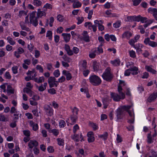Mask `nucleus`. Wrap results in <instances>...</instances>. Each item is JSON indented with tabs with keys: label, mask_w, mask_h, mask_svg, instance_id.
<instances>
[{
	"label": "nucleus",
	"mask_w": 157,
	"mask_h": 157,
	"mask_svg": "<svg viewBox=\"0 0 157 157\" xmlns=\"http://www.w3.org/2000/svg\"><path fill=\"white\" fill-rule=\"evenodd\" d=\"M123 110L127 111L129 114V117L128 122L130 123H133L134 119V114L133 109L132 105L123 106H120L116 110L117 116L118 118H120L121 115L122 113Z\"/></svg>",
	"instance_id": "f257e3e1"
},
{
	"label": "nucleus",
	"mask_w": 157,
	"mask_h": 157,
	"mask_svg": "<svg viewBox=\"0 0 157 157\" xmlns=\"http://www.w3.org/2000/svg\"><path fill=\"white\" fill-rule=\"evenodd\" d=\"M89 80L91 84L94 86L99 85L101 82V78L98 76L95 75H90Z\"/></svg>",
	"instance_id": "f03ea898"
},
{
	"label": "nucleus",
	"mask_w": 157,
	"mask_h": 157,
	"mask_svg": "<svg viewBox=\"0 0 157 157\" xmlns=\"http://www.w3.org/2000/svg\"><path fill=\"white\" fill-rule=\"evenodd\" d=\"M103 78L107 81H110L113 78V76L111 72V69L110 67L107 68L102 75Z\"/></svg>",
	"instance_id": "7ed1b4c3"
},
{
	"label": "nucleus",
	"mask_w": 157,
	"mask_h": 157,
	"mask_svg": "<svg viewBox=\"0 0 157 157\" xmlns=\"http://www.w3.org/2000/svg\"><path fill=\"white\" fill-rule=\"evenodd\" d=\"M110 96L113 101H119L125 98V94L123 93H120L119 94L115 93H111Z\"/></svg>",
	"instance_id": "20e7f679"
},
{
	"label": "nucleus",
	"mask_w": 157,
	"mask_h": 157,
	"mask_svg": "<svg viewBox=\"0 0 157 157\" xmlns=\"http://www.w3.org/2000/svg\"><path fill=\"white\" fill-rule=\"evenodd\" d=\"M138 68L136 67H133L125 71L124 75L126 76H129L131 73L133 75H136L138 74Z\"/></svg>",
	"instance_id": "39448f33"
},
{
	"label": "nucleus",
	"mask_w": 157,
	"mask_h": 157,
	"mask_svg": "<svg viewBox=\"0 0 157 157\" xmlns=\"http://www.w3.org/2000/svg\"><path fill=\"white\" fill-rule=\"evenodd\" d=\"M48 82L50 88L54 86L57 87L58 84V81H56V79L54 77H50L48 79Z\"/></svg>",
	"instance_id": "423d86ee"
},
{
	"label": "nucleus",
	"mask_w": 157,
	"mask_h": 157,
	"mask_svg": "<svg viewBox=\"0 0 157 157\" xmlns=\"http://www.w3.org/2000/svg\"><path fill=\"white\" fill-rule=\"evenodd\" d=\"M38 143L36 140H30L28 143V147L29 148L32 149L35 148L38 146Z\"/></svg>",
	"instance_id": "0eeeda50"
},
{
	"label": "nucleus",
	"mask_w": 157,
	"mask_h": 157,
	"mask_svg": "<svg viewBox=\"0 0 157 157\" xmlns=\"http://www.w3.org/2000/svg\"><path fill=\"white\" fill-rule=\"evenodd\" d=\"M105 14L107 17H119V15L116 13H112L111 10H107L105 12Z\"/></svg>",
	"instance_id": "6e6552de"
},
{
	"label": "nucleus",
	"mask_w": 157,
	"mask_h": 157,
	"mask_svg": "<svg viewBox=\"0 0 157 157\" xmlns=\"http://www.w3.org/2000/svg\"><path fill=\"white\" fill-rule=\"evenodd\" d=\"M24 52V49L21 47H19L16 51L14 52V55L17 58H18L20 56V55L21 54Z\"/></svg>",
	"instance_id": "1a4fd4ad"
},
{
	"label": "nucleus",
	"mask_w": 157,
	"mask_h": 157,
	"mask_svg": "<svg viewBox=\"0 0 157 157\" xmlns=\"http://www.w3.org/2000/svg\"><path fill=\"white\" fill-rule=\"evenodd\" d=\"M112 100L108 97H106L102 99V102L104 105V108L106 109L110 102Z\"/></svg>",
	"instance_id": "9d476101"
},
{
	"label": "nucleus",
	"mask_w": 157,
	"mask_h": 157,
	"mask_svg": "<svg viewBox=\"0 0 157 157\" xmlns=\"http://www.w3.org/2000/svg\"><path fill=\"white\" fill-rule=\"evenodd\" d=\"M71 138L75 141L76 142H78L79 140H80L81 141H82L83 140V137L82 133L80 134V136L78 135H74L72 136Z\"/></svg>",
	"instance_id": "9b49d317"
},
{
	"label": "nucleus",
	"mask_w": 157,
	"mask_h": 157,
	"mask_svg": "<svg viewBox=\"0 0 157 157\" xmlns=\"http://www.w3.org/2000/svg\"><path fill=\"white\" fill-rule=\"evenodd\" d=\"M143 45L140 44H138L134 46V47L136 49L137 53H141L142 52V48L144 47Z\"/></svg>",
	"instance_id": "f8f14e48"
},
{
	"label": "nucleus",
	"mask_w": 157,
	"mask_h": 157,
	"mask_svg": "<svg viewBox=\"0 0 157 157\" xmlns=\"http://www.w3.org/2000/svg\"><path fill=\"white\" fill-rule=\"evenodd\" d=\"M140 16L138 15L137 16H129L127 17L128 20L131 21H136L139 22L140 21Z\"/></svg>",
	"instance_id": "ddd939ff"
},
{
	"label": "nucleus",
	"mask_w": 157,
	"mask_h": 157,
	"mask_svg": "<svg viewBox=\"0 0 157 157\" xmlns=\"http://www.w3.org/2000/svg\"><path fill=\"white\" fill-rule=\"evenodd\" d=\"M132 34L130 32L127 31L124 32L122 35V37L123 38H126L127 39H129L132 36Z\"/></svg>",
	"instance_id": "4468645a"
},
{
	"label": "nucleus",
	"mask_w": 157,
	"mask_h": 157,
	"mask_svg": "<svg viewBox=\"0 0 157 157\" xmlns=\"http://www.w3.org/2000/svg\"><path fill=\"white\" fill-rule=\"evenodd\" d=\"M88 137V140L89 142H92L94 140V138L93 132H89L87 134Z\"/></svg>",
	"instance_id": "2eb2a0df"
},
{
	"label": "nucleus",
	"mask_w": 157,
	"mask_h": 157,
	"mask_svg": "<svg viewBox=\"0 0 157 157\" xmlns=\"http://www.w3.org/2000/svg\"><path fill=\"white\" fill-rule=\"evenodd\" d=\"M62 74L66 76L67 80H69L72 78L71 75L68 71L63 70L62 71Z\"/></svg>",
	"instance_id": "dca6fc26"
},
{
	"label": "nucleus",
	"mask_w": 157,
	"mask_h": 157,
	"mask_svg": "<svg viewBox=\"0 0 157 157\" xmlns=\"http://www.w3.org/2000/svg\"><path fill=\"white\" fill-rule=\"evenodd\" d=\"M32 80H33L35 82L38 83L44 82V78L43 76L40 77L39 78L34 77L33 76H32Z\"/></svg>",
	"instance_id": "f3484780"
},
{
	"label": "nucleus",
	"mask_w": 157,
	"mask_h": 157,
	"mask_svg": "<svg viewBox=\"0 0 157 157\" xmlns=\"http://www.w3.org/2000/svg\"><path fill=\"white\" fill-rule=\"evenodd\" d=\"M152 66L146 65L145 66V69L148 72L151 73L153 74H156L157 73L156 71L152 69Z\"/></svg>",
	"instance_id": "a211bd4d"
},
{
	"label": "nucleus",
	"mask_w": 157,
	"mask_h": 157,
	"mask_svg": "<svg viewBox=\"0 0 157 157\" xmlns=\"http://www.w3.org/2000/svg\"><path fill=\"white\" fill-rule=\"evenodd\" d=\"M64 49L67 52V54L69 56H72L73 54L72 51L70 49V46L67 44H65Z\"/></svg>",
	"instance_id": "6ab92c4d"
},
{
	"label": "nucleus",
	"mask_w": 157,
	"mask_h": 157,
	"mask_svg": "<svg viewBox=\"0 0 157 157\" xmlns=\"http://www.w3.org/2000/svg\"><path fill=\"white\" fill-rule=\"evenodd\" d=\"M62 35L66 42H67L69 41L71 36L70 33H63Z\"/></svg>",
	"instance_id": "aec40b11"
},
{
	"label": "nucleus",
	"mask_w": 157,
	"mask_h": 157,
	"mask_svg": "<svg viewBox=\"0 0 157 157\" xmlns=\"http://www.w3.org/2000/svg\"><path fill=\"white\" fill-rule=\"evenodd\" d=\"M29 124L30 126L32 127L33 130L34 131H36L38 129L39 127L37 124L35 123L32 121H30L29 122Z\"/></svg>",
	"instance_id": "412c9836"
},
{
	"label": "nucleus",
	"mask_w": 157,
	"mask_h": 157,
	"mask_svg": "<svg viewBox=\"0 0 157 157\" xmlns=\"http://www.w3.org/2000/svg\"><path fill=\"white\" fill-rule=\"evenodd\" d=\"M45 109L46 110L47 114L48 116H51L53 115L54 110L52 108L48 106L47 107H45Z\"/></svg>",
	"instance_id": "4be33fe9"
},
{
	"label": "nucleus",
	"mask_w": 157,
	"mask_h": 157,
	"mask_svg": "<svg viewBox=\"0 0 157 157\" xmlns=\"http://www.w3.org/2000/svg\"><path fill=\"white\" fill-rule=\"evenodd\" d=\"M83 39L86 42L90 41L89 36L88 35L87 32L86 31H84L82 33Z\"/></svg>",
	"instance_id": "5701e85b"
},
{
	"label": "nucleus",
	"mask_w": 157,
	"mask_h": 157,
	"mask_svg": "<svg viewBox=\"0 0 157 157\" xmlns=\"http://www.w3.org/2000/svg\"><path fill=\"white\" fill-rule=\"evenodd\" d=\"M149 13L153 14L154 17L157 15V9L155 8H150L148 9Z\"/></svg>",
	"instance_id": "b1692460"
},
{
	"label": "nucleus",
	"mask_w": 157,
	"mask_h": 157,
	"mask_svg": "<svg viewBox=\"0 0 157 157\" xmlns=\"http://www.w3.org/2000/svg\"><path fill=\"white\" fill-rule=\"evenodd\" d=\"M6 91L7 92V94L8 95H10L14 93V90L13 89L10 85H8L7 86Z\"/></svg>",
	"instance_id": "393cba45"
},
{
	"label": "nucleus",
	"mask_w": 157,
	"mask_h": 157,
	"mask_svg": "<svg viewBox=\"0 0 157 157\" xmlns=\"http://www.w3.org/2000/svg\"><path fill=\"white\" fill-rule=\"evenodd\" d=\"M38 18H32L29 19V23L32 24L34 26L36 27L38 24Z\"/></svg>",
	"instance_id": "a878e982"
},
{
	"label": "nucleus",
	"mask_w": 157,
	"mask_h": 157,
	"mask_svg": "<svg viewBox=\"0 0 157 157\" xmlns=\"http://www.w3.org/2000/svg\"><path fill=\"white\" fill-rule=\"evenodd\" d=\"M36 14L37 18H38L41 17L42 16H45L46 13L44 11H41L40 9H38Z\"/></svg>",
	"instance_id": "bb28decb"
},
{
	"label": "nucleus",
	"mask_w": 157,
	"mask_h": 157,
	"mask_svg": "<svg viewBox=\"0 0 157 157\" xmlns=\"http://www.w3.org/2000/svg\"><path fill=\"white\" fill-rule=\"evenodd\" d=\"M47 86V82H45L43 84H42L39 86H37V87L39 91H43L46 89Z\"/></svg>",
	"instance_id": "cd10ccee"
},
{
	"label": "nucleus",
	"mask_w": 157,
	"mask_h": 157,
	"mask_svg": "<svg viewBox=\"0 0 157 157\" xmlns=\"http://www.w3.org/2000/svg\"><path fill=\"white\" fill-rule=\"evenodd\" d=\"M30 89L27 87H25L24 88L23 91L24 92L28 94L30 97H31L33 94V92Z\"/></svg>",
	"instance_id": "c85d7f7f"
},
{
	"label": "nucleus",
	"mask_w": 157,
	"mask_h": 157,
	"mask_svg": "<svg viewBox=\"0 0 157 157\" xmlns=\"http://www.w3.org/2000/svg\"><path fill=\"white\" fill-rule=\"evenodd\" d=\"M72 6L73 8H78L81 7L82 4L79 1L76 0L74 2Z\"/></svg>",
	"instance_id": "c756f323"
},
{
	"label": "nucleus",
	"mask_w": 157,
	"mask_h": 157,
	"mask_svg": "<svg viewBox=\"0 0 157 157\" xmlns=\"http://www.w3.org/2000/svg\"><path fill=\"white\" fill-rule=\"evenodd\" d=\"M6 40L11 45L13 46L16 44V42L10 36L7 37Z\"/></svg>",
	"instance_id": "7c9ffc66"
},
{
	"label": "nucleus",
	"mask_w": 157,
	"mask_h": 157,
	"mask_svg": "<svg viewBox=\"0 0 157 157\" xmlns=\"http://www.w3.org/2000/svg\"><path fill=\"white\" fill-rule=\"evenodd\" d=\"M114 66H119L120 64L121 61L119 59H117L110 62Z\"/></svg>",
	"instance_id": "2f4dec72"
},
{
	"label": "nucleus",
	"mask_w": 157,
	"mask_h": 157,
	"mask_svg": "<svg viewBox=\"0 0 157 157\" xmlns=\"http://www.w3.org/2000/svg\"><path fill=\"white\" fill-rule=\"evenodd\" d=\"M156 98V96H155V94L152 93L149 96L147 99V101L148 102H151L154 101Z\"/></svg>",
	"instance_id": "473e14b6"
},
{
	"label": "nucleus",
	"mask_w": 157,
	"mask_h": 157,
	"mask_svg": "<svg viewBox=\"0 0 157 157\" xmlns=\"http://www.w3.org/2000/svg\"><path fill=\"white\" fill-rule=\"evenodd\" d=\"M96 50V49H93L90 52L89 54V56L91 58H94L96 56L95 53Z\"/></svg>",
	"instance_id": "72a5a7b5"
},
{
	"label": "nucleus",
	"mask_w": 157,
	"mask_h": 157,
	"mask_svg": "<svg viewBox=\"0 0 157 157\" xmlns=\"http://www.w3.org/2000/svg\"><path fill=\"white\" fill-rule=\"evenodd\" d=\"M42 4V2L40 0H33V4L37 7L40 6Z\"/></svg>",
	"instance_id": "f704fd0d"
},
{
	"label": "nucleus",
	"mask_w": 157,
	"mask_h": 157,
	"mask_svg": "<svg viewBox=\"0 0 157 157\" xmlns=\"http://www.w3.org/2000/svg\"><path fill=\"white\" fill-rule=\"evenodd\" d=\"M78 117L77 116L75 115H73L71 117V124H74L76 122Z\"/></svg>",
	"instance_id": "c9c22d12"
},
{
	"label": "nucleus",
	"mask_w": 157,
	"mask_h": 157,
	"mask_svg": "<svg viewBox=\"0 0 157 157\" xmlns=\"http://www.w3.org/2000/svg\"><path fill=\"white\" fill-rule=\"evenodd\" d=\"M93 68L94 71H97L99 68V64L96 61L93 62Z\"/></svg>",
	"instance_id": "e433bc0d"
},
{
	"label": "nucleus",
	"mask_w": 157,
	"mask_h": 157,
	"mask_svg": "<svg viewBox=\"0 0 157 157\" xmlns=\"http://www.w3.org/2000/svg\"><path fill=\"white\" fill-rule=\"evenodd\" d=\"M147 138V142L148 143L151 144L153 142V139L151 136V133L148 134Z\"/></svg>",
	"instance_id": "4c0bfd02"
},
{
	"label": "nucleus",
	"mask_w": 157,
	"mask_h": 157,
	"mask_svg": "<svg viewBox=\"0 0 157 157\" xmlns=\"http://www.w3.org/2000/svg\"><path fill=\"white\" fill-rule=\"evenodd\" d=\"M129 53L130 56L132 58H135L136 57V53L135 51L131 50L129 51Z\"/></svg>",
	"instance_id": "58836bf2"
},
{
	"label": "nucleus",
	"mask_w": 157,
	"mask_h": 157,
	"mask_svg": "<svg viewBox=\"0 0 157 157\" xmlns=\"http://www.w3.org/2000/svg\"><path fill=\"white\" fill-rule=\"evenodd\" d=\"M57 141L58 144L59 146H63L64 144V140L61 138H58L57 139Z\"/></svg>",
	"instance_id": "ea45409f"
},
{
	"label": "nucleus",
	"mask_w": 157,
	"mask_h": 157,
	"mask_svg": "<svg viewBox=\"0 0 157 157\" xmlns=\"http://www.w3.org/2000/svg\"><path fill=\"white\" fill-rule=\"evenodd\" d=\"M81 67L83 69H85L87 67V62L85 60H83L81 62Z\"/></svg>",
	"instance_id": "a19ab883"
},
{
	"label": "nucleus",
	"mask_w": 157,
	"mask_h": 157,
	"mask_svg": "<svg viewBox=\"0 0 157 157\" xmlns=\"http://www.w3.org/2000/svg\"><path fill=\"white\" fill-rule=\"evenodd\" d=\"M0 121L2 122L7 121V119L5 115L2 113L0 114Z\"/></svg>",
	"instance_id": "79ce46f5"
},
{
	"label": "nucleus",
	"mask_w": 157,
	"mask_h": 157,
	"mask_svg": "<svg viewBox=\"0 0 157 157\" xmlns=\"http://www.w3.org/2000/svg\"><path fill=\"white\" fill-rule=\"evenodd\" d=\"M46 37H48V39L51 40L52 37V33L51 31H48L46 33Z\"/></svg>",
	"instance_id": "37998d69"
},
{
	"label": "nucleus",
	"mask_w": 157,
	"mask_h": 157,
	"mask_svg": "<svg viewBox=\"0 0 157 157\" xmlns=\"http://www.w3.org/2000/svg\"><path fill=\"white\" fill-rule=\"evenodd\" d=\"M43 8L46 9L52 10V6L51 4L48 3H46L43 6Z\"/></svg>",
	"instance_id": "c03bdc74"
},
{
	"label": "nucleus",
	"mask_w": 157,
	"mask_h": 157,
	"mask_svg": "<svg viewBox=\"0 0 157 157\" xmlns=\"http://www.w3.org/2000/svg\"><path fill=\"white\" fill-rule=\"evenodd\" d=\"M89 124L90 127L92 128L94 130H96L98 129V126L92 122H90Z\"/></svg>",
	"instance_id": "a18cd8bd"
},
{
	"label": "nucleus",
	"mask_w": 157,
	"mask_h": 157,
	"mask_svg": "<svg viewBox=\"0 0 157 157\" xmlns=\"http://www.w3.org/2000/svg\"><path fill=\"white\" fill-rule=\"evenodd\" d=\"M62 58L63 59L64 61L70 63L71 59L69 57H67V55H64L63 57Z\"/></svg>",
	"instance_id": "49530a36"
},
{
	"label": "nucleus",
	"mask_w": 157,
	"mask_h": 157,
	"mask_svg": "<svg viewBox=\"0 0 157 157\" xmlns=\"http://www.w3.org/2000/svg\"><path fill=\"white\" fill-rule=\"evenodd\" d=\"M13 116H14V120H17L19 118V115L20 112L17 111L14 113H13Z\"/></svg>",
	"instance_id": "de8ad7c7"
},
{
	"label": "nucleus",
	"mask_w": 157,
	"mask_h": 157,
	"mask_svg": "<svg viewBox=\"0 0 157 157\" xmlns=\"http://www.w3.org/2000/svg\"><path fill=\"white\" fill-rule=\"evenodd\" d=\"M36 13V11H34L30 13L29 19H32V18H37V17H36L35 16Z\"/></svg>",
	"instance_id": "09e8293b"
},
{
	"label": "nucleus",
	"mask_w": 157,
	"mask_h": 157,
	"mask_svg": "<svg viewBox=\"0 0 157 157\" xmlns=\"http://www.w3.org/2000/svg\"><path fill=\"white\" fill-rule=\"evenodd\" d=\"M53 74L55 77L58 78L60 76V74L59 70L57 69L54 71Z\"/></svg>",
	"instance_id": "8fccbe9b"
},
{
	"label": "nucleus",
	"mask_w": 157,
	"mask_h": 157,
	"mask_svg": "<svg viewBox=\"0 0 157 157\" xmlns=\"http://www.w3.org/2000/svg\"><path fill=\"white\" fill-rule=\"evenodd\" d=\"M92 25V23L91 22H86L84 24V26L90 30H91Z\"/></svg>",
	"instance_id": "3c124183"
},
{
	"label": "nucleus",
	"mask_w": 157,
	"mask_h": 157,
	"mask_svg": "<svg viewBox=\"0 0 157 157\" xmlns=\"http://www.w3.org/2000/svg\"><path fill=\"white\" fill-rule=\"evenodd\" d=\"M18 68V67L16 66H13L12 67V71L13 73L14 74H16L17 73Z\"/></svg>",
	"instance_id": "603ef678"
},
{
	"label": "nucleus",
	"mask_w": 157,
	"mask_h": 157,
	"mask_svg": "<svg viewBox=\"0 0 157 157\" xmlns=\"http://www.w3.org/2000/svg\"><path fill=\"white\" fill-rule=\"evenodd\" d=\"M78 21L77 23L78 25H79L82 23L84 21V18L82 17H79L77 18Z\"/></svg>",
	"instance_id": "864d4df0"
},
{
	"label": "nucleus",
	"mask_w": 157,
	"mask_h": 157,
	"mask_svg": "<svg viewBox=\"0 0 157 157\" xmlns=\"http://www.w3.org/2000/svg\"><path fill=\"white\" fill-rule=\"evenodd\" d=\"M47 69L50 71H52L54 69L51 63H48L47 64Z\"/></svg>",
	"instance_id": "5fc2aeb1"
},
{
	"label": "nucleus",
	"mask_w": 157,
	"mask_h": 157,
	"mask_svg": "<svg viewBox=\"0 0 157 157\" xmlns=\"http://www.w3.org/2000/svg\"><path fill=\"white\" fill-rule=\"evenodd\" d=\"M66 125V123L63 120H61L59 124V126L60 128H63Z\"/></svg>",
	"instance_id": "6e6d98bb"
},
{
	"label": "nucleus",
	"mask_w": 157,
	"mask_h": 157,
	"mask_svg": "<svg viewBox=\"0 0 157 157\" xmlns=\"http://www.w3.org/2000/svg\"><path fill=\"white\" fill-rule=\"evenodd\" d=\"M48 92L51 94H56V91L54 88H52L48 89Z\"/></svg>",
	"instance_id": "4d7b16f0"
},
{
	"label": "nucleus",
	"mask_w": 157,
	"mask_h": 157,
	"mask_svg": "<svg viewBox=\"0 0 157 157\" xmlns=\"http://www.w3.org/2000/svg\"><path fill=\"white\" fill-rule=\"evenodd\" d=\"M151 41L150 40L149 38H147L144 39V42L146 45H149L151 43Z\"/></svg>",
	"instance_id": "13d9d810"
},
{
	"label": "nucleus",
	"mask_w": 157,
	"mask_h": 157,
	"mask_svg": "<svg viewBox=\"0 0 157 157\" xmlns=\"http://www.w3.org/2000/svg\"><path fill=\"white\" fill-rule=\"evenodd\" d=\"M63 17L60 15H58L57 17V19L58 21L60 22H62L64 20Z\"/></svg>",
	"instance_id": "bf43d9fd"
},
{
	"label": "nucleus",
	"mask_w": 157,
	"mask_h": 157,
	"mask_svg": "<svg viewBox=\"0 0 157 157\" xmlns=\"http://www.w3.org/2000/svg\"><path fill=\"white\" fill-rule=\"evenodd\" d=\"M26 15V13L25 11L24 10H20L19 11L18 16H19V17H21V16Z\"/></svg>",
	"instance_id": "052dcab7"
},
{
	"label": "nucleus",
	"mask_w": 157,
	"mask_h": 157,
	"mask_svg": "<svg viewBox=\"0 0 157 157\" xmlns=\"http://www.w3.org/2000/svg\"><path fill=\"white\" fill-rule=\"evenodd\" d=\"M51 132L55 136H57L59 134L58 130L56 129H52Z\"/></svg>",
	"instance_id": "680f3d73"
},
{
	"label": "nucleus",
	"mask_w": 157,
	"mask_h": 157,
	"mask_svg": "<svg viewBox=\"0 0 157 157\" xmlns=\"http://www.w3.org/2000/svg\"><path fill=\"white\" fill-rule=\"evenodd\" d=\"M6 49L7 51L8 52L12 51L13 47L11 46L10 44H7L6 46Z\"/></svg>",
	"instance_id": "e2e57ef3"
},
{
	"label": "nucleus",
	"mask_w": 157,
	"mask_h": 157,
	"mask_svg": "<svg viewBox=\"0 0 157 157\" xmlns=\"http://www.w3.org/2000/svg\"><path fill=\"white\" fill-rule=\"evenodd\" d=\"M66 78L64 76H62L60 78H59L58 79V83H62L64 82Z\"/></svg>",
	"instance_id": "0e129e2a"
},
{
	"label": "nucleus",
	"mask_w": 157,
	"mask_h": 157,
	"mask_svg": "<svg viewBox=\"0 0 157 157\" xmlns=\"http://www.w3.org/2000/svg\"><path fill=\"white\" fill-rule=\"evenodd\" d=\"M54 21V18L53 17H51L49 19V25L50 27H52L53 26V24Z\"/></svg>",
	"instance_id": "69168bd1"
},
{
	"label": "nucleus",
	"mask_w": 157,
	"mask_h": 157,
	"mask_svg": "<svg viewBox=\"0 0 157 157\" xmlns=\"http://www.w3.org/2000/svg\"><path fill=\"white\" fill-rule=\"evenodd\" d=\"M83 75L85 77H86L90 73L89 70L87 69H83Z\"/></svg>",
	"instance_id": "338daca9"
},
{
	"label": "nucleus",
	"mask_w": 157,
	"mask_h": 157,
	"mask_svg": "<svg viewBox=\"0 0 157 157\" xmlns=\"http://www.w3.org/2000/svg\"><path fill=\"white\" fill-rule=\"evenodd\" d=\"M48 151L49 153H52L54 152V149L53 147L51 146H49L47 148Z\"/></svg>",
	"instance_id": "774afa93"
}]
</instances>
